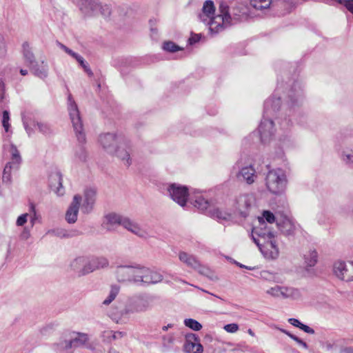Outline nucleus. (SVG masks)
<instances>
[{
	"label": "nucleus",
	"instance_id": "obj_7",
	"mask_svg": "<svg viewBox=\"0 0 353 353\" xmlns=\"http://www.w3.org/2000/svg\"><path fill=\"white\" fill-rule=\"evenodd\" d=\"M259 236L264 239H268L270 241H266L262 247H259L263 255L268 259H275L279 256V248H277L276 241L272 239L275 236V233L272 231L256 232Z\"/></svg>",
	"mask_w": 353,
	"mask_h": 353
},
{
	"label": "nucleus",
	"instance_id": "obj_60",
	"mask_svg": "<svg viewBox=\"0 0 353 353\" xmlns=\"http://www.w3.org/2000/svg\"><path fill=\"white\" fill-rule=\"evenodd\" d=\"M200 39H201V37L199 34H194L189 39V42L190 44H194V43L198 42L200 40Z\"/></svg>",
	"mask_w": 353,
	"mask_h": 353
},
{
	"label": "nucleus",
	"instance_id": "obj_55",
	"mask_svg": "<svg viewBox=\"0 0 353 353\" xmlns=\"http://www.w3.org/2000/svg\"><path fill=\"white\" fill-rule=\"evenodd\" d=\"M28 216V214H23L20 215L17 220V225L22 226L27 222V218Z\"/></svg>",
	"mask_w": 353,
	"mask_h": 353
},
{
	"label": "nucleus",
	"instance_id": "obj_53",
	"mask_svg": "<svg viewBox=\"0 0 353 353\" xmlns=\"http://www.w3.org/2000/svg\"><path fill=\"white\" fill-rule=\"evenodd\" d=\"M287 335L290 337L292 340L296 341L298 344L301 345L303 347L307 349L308 347L307 344L303 341L302 339H299L296 336L291 334V333H287Z\"/></svg>",
	"mask_w": 353,
	"mask_h": 353
},
{
	"label": "nucleus",
	"instance_id": "obj_40",
	"mask_svg": "<svg viewBox=\"0 0 353 353\" xmlns=\"http://www.w3.org/2000/svg\"><path fill=\"white\" fill-rule=\"evenodd\" d=\"M15 170L13 168V165L12 164L11 162H8L3 169V176H2L3 183H8V184L11 183V181H12L11 170Z\"/></svg>",
	"mask_w": 353,
	"mask_h": 353
},
{
	"label": "nucleus",
	"instance_id": "obj_20",
	"mask_svg": "<svg viewBox=\"0 0 353 353\" xmlns=\"http://www.w3.org/2000/svg\"><path fill=\"white\" fill-rule=\"evenodd\" d=\"M303 96V91L301 85L295 82L288 93L289 103L292 107L299 105Z\"/></svg>",
	"mask_w": 353,
	"mask_h": 353
},
{
	"label": "nucleus",
	"instance_id": "obj_54",
	"mask_svg": "<svg viewBox=\"0 0 353 353\" xmlns=\"http://www.w3.org/2000/svg\"><path fill=\"white\" fill-rule=\"evenodd\" d=\"M139 303L141 305H137V310L138 311H145L149 307V303L147 300L141 299Z\"/></svg>",
	"mask_w": 353,
	"mask_h": 353
},
{
	"label": "nucleus",
	"instance_id": "obj_58",
	"mask_svg": "<svg viewBox=\"0 0 353 353\" xmlns=\"http://www.w3.org/2000/svg\"><path fill=\"white\" fill-rule=\"evenodd\" d=\"M57 45L61 49L63 50L65 52H66L68 54H69L70 56L71 55L72 52H73L71 49H70L69 48H68L66 46H65L64 44L60 43V42H57Z\"/></svg>",
	"mask_w": 353,
	"mask_h": 353
},
{
	"label": "nucleus",
	"instance_id": "obj_8",
	"mask_svg": "<svg viewBox=\"0 0 353 353\" xmlns=\"http://www.w3.org/2000/svg\"><path fill=\"white\" fill-rule=\"evenodd\" d=\"M179 259L187 267L196 270L201 274L210 276L211 274L210 270L203 265L194 255L185 252H180L179 253Z\"/></svg>",
	"mask_w": 353,
	"mask_h": 353
},
{
	"label": "nucleus",
	"instance_id": "obj_15",
	"mask_svg": "<svg viewBox=\"0 0 353 353\" xmlns=\"http://www.w3.org/2000/svg\"><path fill=\"white\" fill-rule=\"evenodd\" d=\"M82 201L81 196L76 194L65 213V220L68 223H74L77 220L79 207Z\"/></svg>",
	"mask_w": 353,
	"mask_h": 353
},
{
	"label": "nucleus",
	"instance_id": "obj_5",
	"mask_svg": "<svg viewBox=\"0 0 353 353\" xmlns=\"http://www.w3.org/2000/svg\"><path fill=\"white\" fill-rule=\"evenodd\" d=\"M77 5L85 17H94L99 14L108 17L110 14L109 6L101 5L97 0H78Z\"/></svg>",
	"mask_w": 353,
	"mask_h": 353
},
{
	"label": "nucleus",
	"instance_id": "obj_51",
	"mask_svg": "<svg viewBox=\"0 0 353 353\" xmlns=\"http://www.w3.org/2000/svg\"><path fill=\"white\" fill-rule=\"evenodd\" d=\"M223 329L229 333H235L239 330V325L236 323L227 324L223 327Z\"/></svg>",
	"mask_w": 353,
	"mask_h": 353
},
{
	"label": "nucleus",
	"instance_id": "obj_35",
	"mask_svg": "<svg viewBox=\"0 0 353 353\" xmlns=\"http://www.w3.org/2000/svg\"><path fill=\"white\" fill-rule=\"evenodd\" d=\"M10 153H11V163L13 165V168L17 170L19 168V165L21 163V157L19 154V150L17 147L14 144H11L10 145Z\"/></svg>",
	"mask_w": 353,
	"mask_h": 353
},
{
	"label": "nucleus",
	"instance_id": "obj_36",
	"mask_svg": "<svg viewBox=\"0 0 353 353\" xmlns=\"http://www.w3.org/2000/svg\"><path fill=\"white\" fill-rule=\"evenodd\" d=\"M175 337L173 334H168L162 337V348L163 352H167L173 348Z\"/></svg>",
	"mask_w": 353,
	"mask_h": 353
},
{
	"label": "nucleus",
	"instance_id": "obj_31",
	"mask_svg": "<svg viewBox=\"0 0 353 353\" xmlns=\"http://www.w3.org/2000/svg\"><path fill=\"white\" fill-rule=\"evenodd\" d=\"M48 234L59 238H71L79 235V232L77 230L68 231L63 228H55L48 231Z\"/></svg>",
	"mask_w": 353,
	"mask_h": 353
},
{
	"label": "nucleus",
	"instance_id": "obj_61",
	"mask_svg": "<svg viewBox=\"0 0 353 353\" xmlns=\"http://www.w3.org/2000/svg\"><path fill=\"white\" fill-rule=\"evenodd\" d=\"M82 68L84 69L85 72L88 74V75L92 76L93 74L87 63Z\"/></svg>",
	"mask_w": 353,
	"mask_h": 353
},
{
	"label": "nucleus",
	"instance_id": "obj_59",
	"mask_svg": "<svg viewBox=\"0 0 353 353\" xmlns=\"http://www.w3.org/2000/svg\"><path fill=\"white\" fill-rule=\"evenodd\" d=\"M6 52V43L3 37H0V56H3Z\"/></svg>",
	"mask_w": 353,
	"mask_h": 353
},
{
	"label": "nucleus",
	"instance_id": "obj_10",
	"mask_svg": "<svg viewBox=\"0 0 353 353\" xmlns=\"http://www.w3.org/2000/svg\"><path fill=\"white\" fill-rule=\"evenodd\" d=\"M334 272L340 279L350 282L353 281V261H337L334 264Z\"/></svg>",
	"mask_w": 353,
	"mask_h": 353
},
{
	"label": "nucleus",
	"instance_id": "obj_45",
	"mask_svg": "<svg viewBox=\"0 0 353 353\" xmlns=\"http://www.w3.org/2000/svg\"><path fill=\"white\" fill-rule=\"evenodd\" d=\"M184 324L185 326L188 327L189 328L194 331H199L202 328L201 324L193 319H185Z\"/></svg>",
	"mask_w": 353,
	"mask_h": 353
},
{
	"label": "nucleus",
	"instance_id": "obj_42",
	"mask_svg": "<svg viewBox=\"0 0 353 353\" xmlns=\"http://www.w3.org/2000/svg\"><path fill=\"white\" fill-rule=\"evenodd\" d=\"M119 287H118L117 285H112L111 287V290H110V292L109 293V295L103 301V304H104L105 305H108L110 303H112V301H114L115 299L116 296L119 294Z\"/></svg>",
	"mask_w": 353,
	"mask_h": 353
},
{
	"label": "nucleus",
	"instance_id": "obj_9",
	"mask_svg": "<svg viewBox=\"0 0 353 353\" xmlns=\"http://www.w3.org/2000/svg\"><path fill=\"white\" fill-rule=\"evenodd\" d=\"M254 198L252 194H242L235 198L234 207L242 217H246L252 206Z\"/></svg>",
	"mask_w": 353,
	"mask_h": 353
},
{
	"label": "nucleus",
	"instance_id": "obj_13",
	"mask_svg": "<svg viewBox=\"0 0 353 353\" xmlns=\"http://www.w3.org/2000/svg\"><path fill=\"white\" fill-rule=\"evenodd\" d=\"M240 161H238L236 166L239 168V171L236 174V178L239 181H245L247 184L251 185L256 181L257 178L256 172L254 168L250 165L240 168Z\"/></svg>",
	"mask_w": 353,
	"mask_h": 353
},
{
	"label": "nucleus",
	"instance_id": "obj_26",
	"mask_svg": "<svg viewBox=\"0 0 353 353\" xmlns=\"http://www.w3.org/2000/svg\"><path fill=\"white\" fill-rule=\"evenodd\" d=\"M345 144L346 147L343 151L342 159L346 164L353 165V137L347 138Z\"/></svg>",
	"mask_w": 353,
	"mask_h": 353
},
{
	"label": "nucleus",
	"instance_id": "obj_41",
	"mask_svg": "<svg viewBox=\"0 0 353 353\" xmlns=\"http://www.w3.org/2000/svg\"><path fill=\"white\" fill-rule=\"evenodd\" d=\"M34 126L37 127L38 130L44 135H50L52 133L50 125L47 123L36 121L34 122Z\"/></svg>",
	"mask_w": 353,
	"mask_h": 353
},
{
	"label": "nucleus",
	"instance_id": "obj_11",
	"mask_svg": "<svg viewBox=\"0 0 353 353\" xmlns=\"http://www.w3.org/2000/svg\"><path fill=\"white\" fill-rule=\"evenodd\" d=\"M168 190L173 201L182 207L185 205L188 196V189L186 186L172 183L169 186Z\"/></svg>",
	"mask_w": 353,
	"mask_h": 353
},
{
	"label": "nucleus",
	"instance_id": "obj_43",
	"mask_svg": "<svg viewBox=\"0 0 353 353\" xmlns=\"http://www.w3.org/2000/svg\"><path fill=\"white\" fill-rule=\"evenodd\" d=\"M92 259L94 263V266H96V270L107 268L109 265V261L105 257L99 256L92 257Z\"/></svg>",
	"mask_w": 353,
	"mask_h": 353
},
{
	"label": "nucleus",
	"instance_id": "obj_39",
	"mask_svg": "<svg viewBox=\"0 0 353 353\" xmlns=\"http://www.w3.org/2000/svg\"><path fill=\"white\" fill-rule=\"evenodd\" d=\"M297 293L298 290L293 288L281 286L279 297H282L283 299L294 297L295 295L297 294Z\"/></svg>",
	"mask_w": 353,
	"mask_h": 353
},
{
	"label": "nucleus",
	"instance_id": "obj_18",
	"mask_svg": "<svg viewBox=\"0 0 353 353\" xmlns=\"http://www.w3.org/2000/svg\"><path fill=\"white\" fill-rule=\"evenodd\" d=\"M97 192L94 189L89 188L84 192V199L81 205V212L84 214L90 213L96 201Z\"/></svg>",
	"mask_w": 353,
	"mask_h": 353
},
{
	"label": "nucleus",
	"instance_id": "obj_17",
	"mask_svg": "<svg viewBox=\"0 0 353 353\" xmlns=\"http://www.w3.org/2000/svg\"><path fill=\"white\" fill-rule=\"evenodd\" d=\"M62 174L60 172L57 171L50 175L49 186L51 190L58 196H62L65 193V190L62 185Z\"/></svg>",
	"mask_w": 353,
	"mask_h": 353
},
{
	"label": "nucleus",
	"instance_id": "obj_50",
	"mask_svg": "<svg viewBox=\"0 0 353 353\" xmlns=\"http://www.w3.org/2000/svg\"><path fill=\"white\" fill-rule=\"evenodd\" d=\"M263 218H264L269 223H272L275 221V216L270 211L265 210L263 213Z\"/></svg>",
	"mask_w": 353,
	"mask_h": 353
},
{
	"label": "nucleus",
	"instance_id": "obj_37",
	"mask_svg": "<svg viewBox=\"0 0 353 353\" xmlns=\"http://www.w3.org/2000/svg\"><path fill=\"white\" fill-rule=\"evenodd\" d=\"M250 5L256 10H265L270 8L272 0H252Z\"/></svg>",
	"mask_w": 353,
	"mask_h": 353
},
{
	"label": "nucleus",
	"instance_id": "obj_16",
	"mask_svg": "<svg viewBox=\"0 0 353 353\" xmlns=\"http://www.w3.org/2000/svg\"><path fill=\"white\" fill-rule=\"evenodd\" d=\"M122 226L140 238L146 239L150 236L146 230L142 228L137 223L128 217H125V219L123 221Z\"/></svg>",
	"mask_w": 353,
	"mask_h": 353
},
{
	"label": "nucleus",
	"instance_id": "obj_21",
	"mask_svg": "<svg viewBox=\"0 0 353 353\" xmlns=\"http://www.w3.org/2000/svg\"><path fill=\"white\" fill-rule=\"evenodd\" d=\"M132 265H119L115 274L119 282H132Z\"/></svg>",
	"mask_w": 353,
	"mask_h": 353
},
{
	"label": "nucleus",
	"instance_id": "obj_44",
	"mask_svg": "<svg viewBox=\"0 0 353 353\" xmlns=\"http://www.w3.org/2000/svg\"><path fill=\"white\" fill-rule=\"evenodd\" d=\"M84 262L85 268L83 270V273H85V275L96 270V266H94V263L92 258L88 259L84 257Z\"/></svg>",
	"mask_w": 353,
	"mask_h": 353
},
{
	"label": "nucleus",
	"instance_id": "obj_32",
	"mask_svg": "<svg viewBox=\"0 0 353 353\" xmlns=\"http://www.w3.org/2000/svg\"><path fill=\"white\" fill-rule=\"evenodd\" d=\"M71 269L75 272L79 276H84L83 270L85 268L84 257L79 256L74 259L70 263Z\"/></svg>",
	"mask_w": 353,
	"mask_h": 353
},
{
	"label": "nucleus",
	"instance_id": "obj_12",
	"mask_svg": "<svg viewBox=\"0 0 353 353\" xmlns=\"http://www.w3.org/2000/svg\"><path fill=\"white\" fill-rule=\"evenodd\" d=\"M183 350L186 353H203V347L200 343L199 337L193 333L185 335Z\"/></svg>",
	"mask_w": 353,
	"mask_h": 353
},
{
	"label": "nucleus",
	"instance_id": "obj_4",
	"mask_svg": "<svg viewBox=\"0 0 353 353\" xmlns=\"http://www.w3.org/2000/svg\"><path fill=\"white\" fill-rule=\"evenodd\" d=\"M287 182L285 173L280 168L269 170L265 177L266 187L274 194L283 193L286 188Z\"/></svg>",
	"mask_w": 353,
	"mask_h": 353
},
{
	"label": "nucleus",
	"instance_id": "obj_47",
	"mask_svg": "<svg viewBox=\"0 0 353 353\" xmlns=\"http://www.w3.org/2000/svg\"><path fill=\"white\" fill-rule=\"evenodd\" d=\"M70 343V339L61 341L55 344L56 349L58 350H68L72 349V348H73L72 347L68 346V343Z\"/></svg>",
	"mask_w": 353,
	"mask_h": 353
},
{
	"label": "nucleus",
	"instance_id": "obj_22",
	"mask_svg": "<svg viewBox=\"0 0 353 353\" xmlns=\"http://www.w3.org/2000/svg\"><path fill=\"white\" fill-rule=\"evenodd\" d=\"M29 68L31 72L40 79H43L48 77V66L44 61L41 62L36 61Z\"/></svg>",
	"mask_w": 353,
	"mask_h": 353
},
{
	"label": "nucleus",
	"instance_id": "obj_63",
	"mask_svg": "<svg viewBox=\"0 0 353 353\" xmlns=\"http://www.w3.org/2000/svg\"><path fill=\"white\" fill-rule=\"evenodd\" d=\"M324 347L327 350H331L334 347V344L331 342L327 341L324 343Z\"/></svg>",
	"mask_w": 353,
	"mask_h": 353
},
{
	"label": "nucleus",
	"instance_id": "obj_46",
	"mask_svg": "<svg viewBox=\"0 0 353 353\" xmlns=\"http://www.w3.org/2000/svg\"><path fill=\"white\" fill-rule=\"evenodd\" d=\"M163 49L170 52H175L178 50H181V48L179 46H177L172 41L164 42L163 45Z\"/></svg>",
	"mask_w": 353,
	"mask_h": 353
},
{
	"label": "nucleus",
	"instance_id": "obj_57",
	"mask_svg": "<svg viewBox=\"0 0 353 353\" xmlns=\"http://www.w3.org/2000/svg\"><path fill=\"white\" fill-rule=\"evenodd\" d=\"M288 322L292 325L294 327H299L300 328V327L301 326V325L303 324L302 323H301L298 319H294V318H290L288 319Z\"/></svg>",
	"mask_w": 353,
	"mask_h": 353
},
{
	"label": "nucleus",
	"instance_id": "obj_33",
	"mask_svg": "<svg viewBox=\"0 0 353 353\" xmlns=\"http://www.w3.org/2000/svg\"><path fill=\"white\" fill-rule=\"evenodd\" d=\"M208 215L219 220H228L231 218V214L214 207L209 210Z\"/></svg>",
	"mask_w": 353,
	"mask_h": 353
},
{
	"label": "nucleus",
	"instance_id": "obj_25",
	"mask_svg": "<svg viewBox=\"0 0 353 353\" xmlns=\"http://www.w3.org/2000/svg\"><path fill=\"white\" fill-rule=\"evenodd\" d=\"M125 335L126 333L124 332L105 330L101 333L100 337L103 343H111L114 341L122 339Z\"/></svg>",
	"mask_w": 353,
	"mask_h": 353
},
{
	"label": "nucleus",
	"instance_id": "obj_49",
	"mask_svg": "<svg viewBox=\"0 0 353 353\" xmlns=\"http://www.w3.org/2000/svg\"><path fill=\"white\" fill-rule=\"evenodd\" d=\"M280 290H281V286L276 285V286L272 287V288H270L269 290H268L266 291V293L268 294L271 295L273 297L278 298V297H279Z\"/></svg>",
	"mask_w": 353,
	"mask_h": 353
},
{
	"label": "nucleus",
	"instance_id": "obj_23",
	"mask_svg": "<svg viewBox=\"0 0 353 353\" xmlns=\"http://www.w3.org/2000/svg\"><path fill=\"white\" fill-rule=\"evenodd\" d=\"M105 221L103 223V227L108 230H113L114 225H122L123 221L125 217L115 213H110L105 216Z\"/></svg>",
	"mask_w": 353,
	"mask_h": 353
},
{
	"label": "nucleus",
	"instance_id": "obj_19",
	"mask_svg": "<svg viewBox=\"0 0 353 353\" xmlns=\"http://www.w3.org/2000/svg\"><path fill=\"white\" fill-rule=\"evenodd\" d=\"M190 202L194 207L206 214H208L209 210L212 207L209 201L205 199L199 192L191 196Z\"/></svg>",
	"mask_w": 353,
	"mask_h": 353
},
{
	"label": "nucleus",
	"instance_id": "obj_38",
	"mask_svg": "<svg viewBox=\"0 0 353 353\" xmlns=\"http://www.w3.org/2000/svg\"><path fill=\"white\" fill-rule=\"evenodd\" d=\"M318 254L316 250H310L305 254V262L309 267H313L317 262Z\"/></svg>",
	"mask_w": 353,
	"mask_h": 353
},
{
	"label": "nucleus",
	"instance_id": "obj_28",
	"mask_svg": "<svg viewBox=\"0 0 353 353\" xmlns=\"http://www.w3.org/2000/svg\"><path fill=\"white\" fill-rule=\"evenodd\" d=\"M148 272V268L140 265H132V282L143 283L145 273Z\"/></svg>",
	"mask_w": 353,
	"mask_h": 353
},
{
	"label": "nucleus",
	"instance_id": "obj_30",
	"mask_svg": "<svg viewBox=\"0 0 353 353\" xmlns=\"http://www.w3.org/2000/svg\"><path fill=\"white\" fill-rule=\"evenodd\" d=\"M23 56L26 64L30 67L33 63H36V59L34 53L32 51L28 43L25 42L23 43Z\"/></svg>",
	"mask_w": 353,
	"mask_h": 353
},
{
	"label": "nucleus",
	"instance_id": "obj_14",
	"mask_svg": "<svg viewBox=\"0 0 353 353\" xmlns=\"http://www.w3.org/2000/svg\"><path fill=\"white\" fill-rule=\"evenodd\" d=\"M123 139L121 137H117L114 134L105 133L100 135L99 142L104 150L109 153H113L116 145Z\"/></svg>",
	"mask_w": 353,
	"mask_h": 353
},
{
	"label": "nucleus",
	"instance_id": "obj_3",
	"mask_svg": "<svg viewBox=\"0 0 353 353\" xmlns=\"http://www.w3.org/2000/svg\"><path fill=\"white\" fill-rule=\"evenodd\" d=\"M68 111L74 131L79 143L78 149L76 151V156L80 161H85L87 158V152L83 144L85 143V134L83 131V123L77 105L74 101L72 100L71 95L68 97Z\"/></svg>",
	"mask_w": 353,
	"mask_h": 353
},
{
	"label": "nucleus",
	"instance_id": "obj_34",
	"mask_svg": "<svg viewBox=\"0 0 353 353\" xmlns=\"http://www.w3.org/2000/svg\"><path fill=\"white\" fill-rule=\"evenodd\" d=\"M113 153H115L116 155L124 162L125 165L129 166L131 164L130 153L127 149L121 148V146L119 145L117 148H114Z\"/></svg>",
	"mask_w": 353,
	"mask_h": 353
},
{
	"label": "nucleus",
	"instance_id": "obj_2",
	"mask_svg": "<svg viewBox=\"0 0 353 353\" xmlns=\"http://www.w3.org/2000/svg\"><path fill=\"white\" fill-rule=\"evenodd\" d=\"M281 99L274 97L267 99L264 103V111L263 119L259 127V132L261 142L263 143L269 142L274 134V128L273 121L268 118L273 115L280 108Z\"/></svg>",
	"mask_w": 353,
	"mask_h": 353
},
{
	"label": "nucleus",
	"instance_id": "obj_6",
	"mask_svg": "<svg viewBox=\"0 0 353 353\" xmlns=\"http://www.w3.org/2000/svg\"><path fill=\"white\" fill-rule=\"evenodd\" d=\"M215 6L214 2L211 0H207L204 2L202 12L199 14L200 20L208 26L209 32L212 35L220 32L218 27L213 28L212 25L214 21H219L218 19L219 14L214 16Z\"/></svg>",
	"mask_w": 353,
	"mask_h": 353
},
{
	"label": "nucleus",
	"instance_id": "obj_27",
	"mask_svg": "<svg viewBox=\"0 0 353 353\" xmlns=\"http://www.w3.org/2000/svg\"><path fill=\"white\" fill-rule=\"evenodd\" d=\"M89 341L88 335L85 333L77 332L76 336L70 339V343H68L69 347L77 348L85 346Z\"/></svg>",
	"mask_w": 353,
	"mask_h": 353
},
{
	"label": "nucleus",
	"instance_id": "obj_29",
	"mask_svg": "<svg viewBox=\"0 0 353 353\" xmlns=\"http://www.w3.org/2000/svg\"><path fill=\"white\" fill-rule=\"evenodd\" d=\"M148 272L145 273L143 283L148 285L155 284L161 282L163 280V275L157 271L152 270L148 268Z\"/></svg>",
	"mask_w": 353,
	"mask_h": 353
},
{
	"label": "nucleus",
	"instance_id": "obj_24",
	"mask_svg": "<svg viewBox=\"0 0 353 353\" xmlns=\"http://www.w3.org/2000/svg\"><path fill=\"white\" fill-rule=\"evenodd\" d=\"M276 225L279 230L285 235H291L294 233L295 227L293 222L285 216L281 219H276Z\"/></svg>",
	"mask_w": 353,
	"mask_h": 353
},
{
	"label": "nucleus",
	"instance_id": "obj_52",
	"mask_svg": "<svg viewBox=\"0 0 353 353\" xmlns=\"http://www.w3.org/2000/svg\"><path fill=\"white\" fill-rule=\"evenodd\" d=\"M340 4L343 5L350 12L353 14V0H336Z\"/></svg>",
	"mask_w": 353,
	"mask_h": 353
},
{
	"label": "nucleus",
	"instance_id": "obj_1",
	"mask_svg": "<svg viewBox=\"0 0 353 353\" xmlns=\"http://www.w3.org/2000/svg\"><path fill=\"white\" fill-rule=\"evenodd\" d=\"M249 16L250 9L247 5L235 2L230 6L226 2L221 1L219 5V17L216 18L219 21H214L212 25L215 26L212 27H218L221 32L227 27L246 21Z\"/></svg>",
	"mask_w": 353,
	"mask_h": 353
},
{
	"label": "nucleus",
	"instance_id": "obj_62",
	"mask_svg": "<svg viewBox=\"0 0 353 353\" xmlns=\"http://www.w3.org/2000/svg\"><path fill=\"white\" fill-rule=\"evenodd\" d=\"M341 353H353V347H346L341 350Z\"/></svg>",
	"mask_w": 353,
	"mask_h": 353
},
{
	"label": "nucleus",
	"instance_id": "obj_64",
	"mask_svg": "<svg viewBox=\"0 0 353 353\" xmlns=\"http://www.w3.org/2000/svg\"><path fill=\"white\" fill-rule=\"evenodd\" d=\"M77 62L80 64L81 67H83L86 63L83 57H81L77 61Z\"/></svg>",
	"mask_w": 353,
	"mask_h": 353
},
{
	"label": "nucleus",
	"instance_id": "obj_56",
	"mask_svg": "<svg viewBox=\"0 0 353 353\" xmlns=\"http://www.w3.org/2000/svg\"><path fill=\"white\" fill-rule=\"evenodd\" d=\"M299 329L302 330L303 331H304L305 332H306L307 334H314V329L311 328L308 325H305L303 323L301 325V326L300 327Z\"/></svg>",
	"mask_w": 353,
	"mask_h": 353
},
{
	"label": "nucleus",
	"instance_id": "obj_48",
	"mask_svg": "<svg viewBox=\"0 0 353 353\" xmlns=\"http://www.w3.org/2000/svg\"><path fill=\"white\" fill-rule=\"evenodd\" d=\"M9 120V112L7 110H4L3 112L2 125L6 132H8L10 128Z\"/></svg>",
	"mask_w": 353,
	"mask_h": 353
}]
</instances>
